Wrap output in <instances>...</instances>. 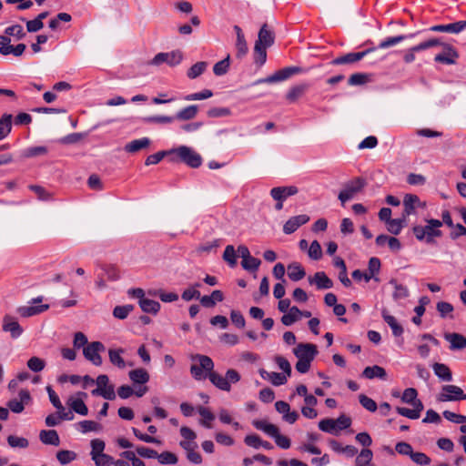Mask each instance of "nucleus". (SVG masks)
Returning a JSON list of instances; mask_svg holds the SVG:
<instances>
[{
    "mask_svg": "<svg viewBox=\"0 0 466 466\" xmlns=\"http://www.w3.org/2000/svg\"><path fill=\"white\" fill-rule=\"evenodd\" d=\"M424 226L416 225L412 227V232L419 241H424L427 244H434L435 238H440L443 236L442 231L440 229L442 227V222L439 219L430 218L425 219Z\"/></svg>",
    "mask_w": 466,
    "mask_h": 466,
    "instance_id": "obj_1",
    "label": "nucleus"
},
{
    "mask_svg": "<svg viewBox=\"0 0 466 466\" xmlns=\"http://www.w3.org/2000/svg\"><path fill=\"white\" fill-rule=\"evenodd\" d=\"M274 33L268 29V25L264 24L258 35V40L254 46L255 62L259 66L265 64L267 60V48L274 44Z\"/></svg>",
    "mask_w": 466,
    "mask_h": 466,
    "instance_id": "obj_2",
    "label": "nucleus"
},
{
    "mask_svg": "<svg viewBox=\"0 0 466 466\" xmlns=\"http://www.w3.org/2000/svg\"><path fill=\"white\" fill-rule=\"evenodd\" d=\"M253 426L256 429L264 431L267 435L274 438L276 444L279 448L286 450L290 447V440L288 437L281 435L276 425L269 423L265 420H258L253 421Z\"/></svg>",
    "mask_w": 466,
    "mask_h": 466,
    "instance_id": "obj_3",
    "label": "nucleus"
},
{
    "mask_svg": "<svg viewBox=\"0 0 466 466\" xmlns=\"http://www.w3.org/2000/svg\"><path fill=\"white\" fill-rule=\"evenodd\" d=\"M208 378L218 389L228 392L231 390V383H237L240 380L239 373L233 369L228 370L225 377L211 370L210 373L208 374Z\"/></svg>",
    "mask_w": 466,
    "mask_h": 466,
    "instance_id": "obj_4",
    "label": "nucleus"
},
{
    "mask_svg": "<svg viewBox=\"0 0 466 466\" xmlns=\"http://www.w3.org/2000/svg\"><path fill=\"white\" fill-rule=\"evenodd\" d=\"M168 153L175 154L180 159V161L192 168H197L202 164L201 156L193 148L187 146H180L168 151Z\"/></svg>",
    "mask_w": 466,
    "mask_h": 466,
    "instance_id": "obj_5",
    "label": "nucleus"
},
{
    "mask_svg": "<svg viewBox=\"0 0 466 466\" xmlns=\"http://www.w3.org/2000/svg\"><path fill=\"white\" fill-rule=\"evenodd\" d=\"M193 359H197L199 364H193L190 367V373L192 377L197 380H205L208 374L210 373L214 369L213 360L206 355H196Z\"/></svg>",
    "mask_w": 466,
    "mask_h": 466,
    "instance_id": "obj_6",
    "label": "nucleus"
},
{
    "mask_svg": "<svg viewBox=\"0 0 466 466\" xmlns=\"http://www.w3.org/2000/svg\"><path fill=\"white\" fill-rule=\"evenodd\" d=\"M183 60V53L180 50H173L171 52H161L157 54L148 63L150 66H159L167 64L169 66H176Z\"/></svg>",
    "mask_w": 466,
    "mask_h": 466,
    "instance_id": "obj_7",
    "label": "nucleus"
},
{
    "mask_svg": "<svg viewBox=\"0 0 466 466\" xmlns=\"http://www.w3.org/2000/svg\"><path fill=\"white\" fill-rule=\"evenodd\" d=\"M303 69L299 66H288L276 71L273 75L268 76L265 78H260L255 82V85L258 84H272L287 80L293 75L302 73Z\"/></svg>",
    "mask_w": 466,
    "mask_h": 466,
    "instance_id": "obj_8",
    "label": "nucleus"
},
{
    "mask_svg": "<svg viewBox=\"0 0 466 466\" xmlns=\"http://www.w3.org/2000/svg\"><path fill=\"white\" fill-rule=\"evenodd\" d=\"M365 180L362 177H355L354 179L347 182L344 188L339 192L338 198L342 204L351 199L357 193L362 190L365 187Z\"/></svg>",
    "mask_w": 466,
    "mask_h": 466,
    "instance_id": "obj_9",
    "label": "nucleus"
},
{
    "mask_svg": "<svg viewBox=\"0 0 466 466\" xmlns=\"http://www.w3.org/2000/svg\"><path fill=\"white\" fill-rule=\"evenodd\" d=\"M437 400L441 402L466 400V394L459 386L448 384L442 386Z\"/></svg>",
    "mask_w": 466,
    "mask_h": 466,
    "instance_id": "obj_10",
    "label": "nucleus"
},
{
    "mask_svg": "<svg viewBox=\"0 0 466 466\" xmlns=\"http://www.w3.org/2000/svg\"><path fill=\"white\" fill-rule=\"evenodd\" d=\"M105 350V346L100 341H93L83 349L85 358L96 366L102 365V358L100 352Z\"/></svg>",
    "mask_w": 466,
    "mask_h": 466,
    "instance_id": "obj_11",
    "label": "nucleus"
},
{
    "mask_svg": "<svg viewBox=\"0 0 466 466\" xmlns=\"http://www.w3.org/2000/svg\"><path fill=\"white\" fill-rule=\"evenodd\" d=\"M180 435L183 438L179 441V446L187 453L193 450L198 449V443L196 442L197 434L194 431L187 426L180 428Z\"/></svg>",
    "mask_w": 466,
    "mask_h": 466,
    "instance_id": "obj_12",
    "label": "nucleus"
},
{
    "mask_svg": "<svg viewBox=\"0 0 466 466\" xmlns=\"http://www.w3.org/2000/svg\"><path fill=\"white\" fill-rule=\"evenodd\" d=\"M293 353L298 359L311 362L318 354V350L315 344L299 343L293 349Z\"/></svg>",
    "mask_w": 466,
    "mask_h": 466,
    "instance_id": "obj_13",
    "label": "nucleus"
},
{
    "mask_svg": "<svg viewBox=\"0 0 466 466\" xmlns=\"http://www.w3.org/2000/svg\"><path fill=\"white\" fill-rule=\"evenodd\" d=\"M2 329L5 332L10 333L12 339L19 338L24 332L18 321L11 315L4 316Z\"/></svg>",
    "mask_w": 466,
    "mask_h": 466,
    "instance_id": "obj_14",
    "label": "nucleus"
},
{
    "mask_svg": "<svg viewBox=\"0 0 466 466\" xmlns=\"http://www.w3.org/2000/svg\"><path fill=\"white\" fill-rule=\"evenodd\" d=\"M19 400L13 399L7 402L8 409L15 413H21L25 410V405L31 401V395L27 390L19 391Z\"/></svg>",
    "mask_w": 466,
    "mask_h": 466,
    "instance_id": "obj_15",
    "label": "nucleus"
},
{
    "mask_svg": "<svg viewBox=\"0 0 466 466\" xmlns=\"http://www.w3.org/2000/svg\"><path fill=\"white\" fill-rule=\"evenodd\" d=\"M309 221V217L306 214H301V215L291 217L284 224L283 231L285 234H288V235L292 234L300 226L308 223Z\"/></svg>",
    "mask_w": 466,
    "mask_h": 466,
    "instance_id": "obj_16",
    "label": "nucleus"
},
{
    "mask_svg": "<svg viewBox=\"0 0 466 466\" xmlns=\"http://www.w3.org/2000/svg\"><path fill=\"white\" fill-rule=\"evenodd\" d=\"M374 50H375V48H369L362 52L349 53V54H346L344 56L335 58L332 61V64L333 65H344V64L356 63V62L361 60L365 56H367L370 52H373Z\"/></svg>",
    "mask_w": 466,
    "mask_h": 466,
    "instance_id": "obj_17",
    "label": "nucleus"
},
{
    "mask_svg": "<svg viewBox=\"0 0 466 466\" xmlns=\"http://www.w3.org/2000/svg\"><path fill=\"white\" fill-rule=\"evenodd\" d=\"M458 56V52L451 46L445 45V50L436 55L434 61L445 65H454Z\"/></svg>",
    "mask_w": 466,
    "mask_h": 466,
    "instance_id": "obj_18",
    "label": "nucleus"
},
{
    "mask_svg": "<svg viewBox=\"0 0 466 466\" xmlns=\"http://www.w3.org/2000/svg\"><path fill=\"white\" fill-rule=\"evenodd\" d=\"M404 215L410 216L414 214L416 208H425L426 203L421 202L418 196L407 194L403 199Z\"/></svg>",
    "mask_w": 466,
    "mask_h": 466,
    "instance_id": "obj_19",
    "label": "nucleus"
},
{
    "mask_svg": "<svg viewBox=\"0 0 466 466\" xmlns=\"http://www.w3.org/2000/svg\"><path fill=\"white\" fill-rule=\"evenodd\" d=\"M298 188L294 186L276 187L270 190V196L276 201H285L289 197L296 195Z\"/></svg>",
    "mask_w": 466,
    "mask_h": 466,
    "instance_id": "obj_20",
    "label": "nucleus"
},
{
    "mask_svg": "<svg viewBox=\"0 0 466 466\" xmlns=\"http://www.w3.org/2000/svg\"><path fill=\"white\" fill-rule=\"evenodd\" d=\"M466 28V21H458L447 25H437L431 27L433 32H446L451 34H459Z\"/></svg>",
    "mask_w": 466,
    "mask_h": 466,
    "instance_id": "obj_21",
    "label": "nucleus"
},
{
    "mask_svg": "<svg viewBox=\"0 0 466 466\" xmlns=\"http://www.w3.org/2000/svg\"><path fill=\"white\" fill-rule=\"evenodd\" d=\"M310 284H315L319 289H328L333 287L332 280L323 271H319L313 277L309 278Z\"/></svg>",
    "mask_w": 466,
    "mask_h": 466,
    "instance_id": "obj_22",
    "label": "nucleus"
},
{
    "mask_svg": "<svg viewBox=\"0 0 466 466\" xmlns=\"http://www.w3.org/2000/svg\"><path fill=\"white\" fill-rule=\"evenodd\" d=\"M412 406L413 409L397 407L396 410L401 416L407 417L410 420H417L420 418V412L423 410V404L420 400H417V401Z\"/></svg>",
    "mask_w": 466,
    "mask_h": 466,
    "instance_id": "obj_23",
    "label": "nucleus"
},
{
    "mask_svg": "<svg viewBox=\"0 0 466 466\" xmlns=\"http://www.w3.org/2000/svg\"><path fill=\"white\" fill-rule=\"evenodd\" d=\"M444 339L450 342L451 350H462L466 348V337L459 333H446Z\"/></svg>",
    "mask_w": 466,
    "mask_h": 466,
    "instance_id": "obj_24",
    "label": "nucleus"
},
{
    "mask_svg": "<svg viewBox=\"0 0 466 466\" xmlns=\"http://www.w3.org/2000/svg\"><path fill=\"white\" fill-rule=\"evenodd\" d=\"M151 144V140L148 137H142L135 139L125 145V151L127 153H137L142 149L147 148Z\"/></svg>",
    "mask_w": 466,
    "mask_h": 466,
    "instance_id": "obj_25",
    "label": "nucleus"
},
{
    "mask_svg": "<svg viewBox=\"0 0 466 466\" xmlns=\"http://www.w3.org/2000/svg\"><path fill=\"white\" fill-rule=\"evenodd\" d=\"M259 375L263 380H269L274 386H280L287 382V376L285 374L268 372L264 369H260Z\"/></svg>",
    "mask_w": 466,
    "mask_h": 466,
    "instance_id": "obj_26",
    "label": "nucleus"
},
{
    "mask_svg": "<svg viewBox=\"0 0 466 466\" xmlns=\"http://www.w3.org/2000/svg\"><path fill=\"white\" fill-rule=\"evenodd\" d=\"M309 84L301 83L296 86H293L289 88V92L286 95V98L289 102H295L298 98L301 97L309 88Z\"/></svg>",
    "mask_w": 466,
    "mask_h": 466,
    "instance_id": "obj_27",
    "label": "nucleus"
},
{
    "mask_svg": "<svg viewBox=\"0 0 466 466\" xmlns=\"http://www.w3.org/2000/svg\"><path fill=\"white\" fill-rule=\"evenodd\" d=\"M362 376L369 380H372L375 378L386 380L387 373L384 368L378 365H374L366 367L362 371Z\"/></svg>",
    "mask_w": 466,
    "mask_h": 466,
    "instance_id": "obj_28",
    "label": "nucleus"
},
{
    "mask_svg": "<svg viewBox=\"0 0 466 466\" xmlns=\"http://www.w3.org/2000/svg\"><path fill=\"white\" fill-rule=\"evenodd\" d=\"M128 377L134 384H146L150 379L149 373L142 368L130 370Z\"/></svg>",
    "mask_w": 466,
    "mask_h": 466,
    "instance_id": "obj_29",
    "label": "nucleus"
},
{
    "mask_svg": "<svg viewBox=\"0 0 466 466\" xmlns=\"http://www.w3.org/2000/svg\"><path fill=\"white\" fill-rule=\"evenodd\" d=\"M40 441L46 445L58 446L60 444L59 436L55 430H43L39 433Z\"/></svg>",
    "mask_w": 466,
    "mask_h": 466,
    "instance_id": "obj_30",
    "label": "nucleus"
},
{
    "mask_svg": "<svg viewBox=\"0 0 466 466\" xmlns=\"http://www.w3.org/2000/svg\"><path fill=\"white\" fill-rule=\"evenodd\" d=\"M434 374L442 381L450 382L452 380V374L450 368L443 363H434L432 365Z\"/></svg>",
    "mask_w": 466,
    "mask_h": 466,
    "instance_id": "obj_31",
    "label": "nucleus"
},
{
    "mask_svg": "<svg viewBox=\"0 0 466 466\" xmlns=\"http://www.w3.org/2000/svg\"><path fill=\"white\" fill-rule=\"evenodd\" d=\"M381 315L384 321L390 327L392 334L395 337L401 336L403 333V328L398 323L397 319L393 316L390 315L386 309L382 310Z\"/></svg>",
    "mask_w": 466,
    "mask_h": 466,
    "instance_id": "obj_32",
    "label": "nucleus"
},
{
    "mask_svg": "<svg viewBox=\"0 0 466 466\" xmlns=\"http://www.w3.org/2000/svg\"><path fill=\"white\" fill-rule=\"evenodd\" d=\"M198 112V106L190 105V106H187L182 108L181 110H179L174 117H175V119L181 120V121L191 120L196 117Z\"/></svg>",
    "mask_w": 466,
    "mask_h": 466,
    "instance_id": "obj_33",
    "label": "nucleus"
},
{
    "mask_svg": "<svg viewBox=\"0 0 466 466\" xmlns=\"http://www.w3.org/2000/svg\"><path fill=\"white\" fill-rule=\"evenodd\" d=\"M49 306L47 304L40 305V306H25L20 307L17 309V312L24 318L32 317L37 314H40L46 310H47Z\"/></svg>",
    "mask_w": 466,
    "mask_h": 466,
    "instance_id": "obj_34",
    "label": "nucleus"
},
{
    "mask_svg": "<svg viewBox=\"0 0 466 466\" xmlns=\"http://www.w3.org/2000/svg\"><path fill=\"white\" fill-rule=\"evenodd\" d=\"M306 275L304 268L298 262L290 263L288 266V276L292 281H299Z\"/></svg>",
    "mask_w": 466,
    "mask_h": 466,
    "instance_id": "obj_35",
    "label": "nucleus"
},
{
    "mask_svg": "<svg viewBox=\"0 0 466 466\" xmlns=\"http://www.w3.org/2000/svg\"><path fill=\"white\" fill-rule=\"evenodd\" d=\"M301 319V310L296 307H291L288 313L284 314L281 318V322L285 326H291L293 323Z\"/></svg>",
    "mask_w": 466,
    "mask_h": 466,
    "instance_id": "obj_36",
    "label": "nucleus"
},
{
    "mask_svg": "<svg viewBox=\"0 0 466 466\" xmlns=\"http://www.w3.org/2000/svg\"><path fill=\"white\" fill-rule=\"evenodd\" d=\"M124 352L125 350L123 349H110L108 350V357L110 362L118 369H125L127 366L126 361L122 357V354Z\"/></svg>",
    "mask_w": 466,
    "mask_h": 466,
    "instance_id": "obj_37",
    "label": "nucleus"
},
{
    "mask_svg": "<svg viewBox=\"0 0 466 466\" xmlns=\"http://www.w3.org/2000/svg\"><path fill=\"white\" fill-rule=\"evenodd\" d=\"M373 452L370 449H362L357 455L355 466H374L372 463Z\"/></svg>",
    "mask_w": 466,
    "mask_h": 466,
    "instance_id": "obj_38",
    "label": "nucleus"
},
{
    "mask_svg": "<svg viewBox=\"0 0 466 466\" xmlns=\"http://www.w3.org/2000/svg\"><path fill=\"white\" fill-rule=\"evenodd\" d=\"M414 35H415V34H410V35H396V36L388 37L379 44L378 48H380V49L389 48L390 46L398 45L399 43L402 42L405 39L411 38Z\"/></svg>",
    "mask_w": 466,
    "mask_h": 466,
    "instance_id": "obj_39",
    "label": "nucleus"
},
{
    "mask_svg": "<svg viewBox=\"0 0 466 466\" xmlns=\"http://www.w3.org/2000/svg\"><path fill=\"white\" fill-rule=\"evenodd\" d=\"M26 48L25 44H18L15 46L7 44L6 46H0V54L3 56L13 55L15 56H20L23 55Z\"/></svg>",
    "mask_w": 466,
    "mask_h": 466,
    "instance_id": "obj_40",
    "label": "nucleus"
},
{
    "mask_svg": "<svg viewBox=\"0 0 466 466\" xmlns=\"http://www.w3.org/2000/svg\"><path fill=\"white\" fill-rule=\"evenodd\" d=\"M68 405L74 410L79 415L86 416L88 413V409L82 399L79 398H73L71 397L68 400Z\"/></svg>",
    "mask_w": 466,
    "mask_h": 466,
    "instance_id": "obj_41",
    "label": "nucleus"
},
{
    "mask_svg": "<svg viewBox=\"0 0 466 466\" xmlns=\"http://www.w3.org/2000/svg\"><path fill=\"white\" fill-rule=\"evenodd\" d=\"M138 303L141 309L146 313L157 314L160 309V304L150 299L139 300Z\"/></svg>",
    "mask_w": 466,
    "mask_h": 466,
    "instance_id": "obj_42",
    "label": "nucleus"
},
{
    "mask_svg": "<svg viewBox=\"0 0 466 466\" xmlns=\"http://www.w3.org/2000/svg\"><path fill=\"white\" fill-rule=\"evenodd\" d=\"M197 410L202 417L200 424L207 429H210L212 427L210 422L215 420V415L208 408L203 406H198Z\"/></svg>",
    "mask_w": 466,
    "mask_h": 466,
    "instance_id": "obj_43",
    "label": "nucleus"
},
{
    "mask_svg": "<svg viewBox=\"0 0 466 466\" xmlns=\"http://www.w3.org/2000/svg\"><path fill=\"white\" fill-rule=\"evenodd\" d=\"M208 63L201 61L194 64L187 72V76L189 79H195L201 76L207 69Z\"/></svg>",
    "mask_w": 466,
    "mask_h": 466,
    "instance_id": "obj_44",
    "label": "nucleus"
},
{
    "mask_svg": "<svg viewBox=\"0 0 466 466\" xmlns=\"http://www.w3.org/2000/svg\"><path fill=\"white\" fill-rule=\"evenodd\" d=\"M77 428L82 433H87L90 431H99L102 426L94 420H82L77 423Z\"/></svg>",
    "mask_w": 466,
    "mask_h": 466,
    "instance_id": "obj_45",
    "label": "nucleus"
},
{
    "mask_svg": "<svg viewBox=\"0 0 466 466\" xmlns=\"http://www.w3.org/2000/svg\"><path fill=\"white\" fill-rule=\"evenodd\" d=\"M92 395L94 396H101L106 400H113L116 399V392L114 385H109L108 387H104V389H95L92 390Z\"/></svg>",
    "mask_w": 466,
    "mask_h": 466,
    "instance_id": "obj_46",
    "label": "nucleus"
},
{
    "mask_svg": "<svg viewBox=\"0 0 466 466\" xmlns=\"http://www.w3.org/2000/svg\"><path fill=\"white\" fill-rule=\"evenodd\" d=\"M229 65H230V56H229V55H228L226 58L217 62L214 65V66H213L214 74L218 76H224L228 71Z\"/></svg>",
    "mask_w": 466,
    "mask_h": 466,
    "instance_id": "obj_47",
    "label": "nucleus"
},
{
    "mask_svg": "<svg viewBox=\"0 0 466 466\" xmlns=\"http://www.w3.org/2000/svg\"><path fill=\"white\" fill-rule=\"evenodd\" d=\"M223 259L228 263L230 268H235L237 265V254L234 246L228 245L223 253Z\"/></svg>",
    "mask_w": 466,
    "mask_h": 466,
    "instance_id": "obj_48",
    "label": "nucleus"
},
{
    "mask_svg": "<svg viewBox=\"0 0 466 466\" xmlns=\"http://www.w3.org/2000/svg\"><path fill=\"white\" fill-rule=\"evenodd\" d=\"M12 117L11 114H5L0 119V135L4 138L11 132Z\"/></svg>",
    "mask_w": 466,
    "mask_h": 466,
    "instance_id": "obj_49",
    "label": "nucleus"
},
{
    "mask_svg": "<svg viewBox=\"0 0 466 466\" xmlns=\"http://www.w3.org/2000/svg\"><path fill=\"white\" fill-rule=\"evenodd\" d=\"M261 264L260 259L252 257L251 255L241 261L242 268L249 272H255L258 269L259 266Z\"/></svg>",
    "mask_w": 466,
    "mask_h": 466,
    "instance_id": "obj_50",
    "label": "nucleus"
},
{
    "mask_svg": "<svg viewBox=\"0 0 466 466\" xmlns=\"http://www.w3.org/2000/svg\"><path fill=\"white\" fill-rule=\"evenodd\" d=\"M319 428L324 432L330 434H338L335 420L334 419H323L319 422Z\"/></svg>",
    "mask_w": 466,
    "mask_h": 466,
    "instance_id": "obj_51",
    "label": "nucleus"
},
{
    "mask_svg": "<svg viewBox=\"0 0 466 466\" xmlns=\"http://www.w3.org/2000/svg\"><path fill=\"white\" fill-rule=\"evenodd\" d=\"M5 34L7 36H14L17 40L23 39L25 36V33L20 25H14L6 27Z\"/></svg>",
    "mask_w": 466,
    "mask_h": 466,
    "instance_id": "obj_52",
    "label": "nucleus"
},
{
    "mask_svg": "<svg viewBox=\"0 0 466 466\" xmlns=\"http://www.w3.org/2000/svg\"><path fill=\"white\" fill-rule=\"evenodd\" d=\"M7 442L12 448L25 449L29 445V441L27 439L24 437H17L15 435L8 436Z\"/></svg>",
    "mask_w": 466,
    "mask_h": 466,
    "instance_id": "obj_53",
    "label": "nucleus"
},
{
    "mask_svg": "<svg viewBox=\"0 0 466 466\" xmlns=\"http://www.w3.org/2000/svg\"><path fill=\"white\" fill-rule=\"evenodd\" d=\"M27 367L34 372H40L46 367V361L38 357H32L27 360Z\"/></svg>",
    "mask_w": 466,
    "mask_h": 466,
    "instance_id": "obj_54",
    "label": "nucleus"
},
{
    "mask_svg": "<svg viewBox=\"0 0 466 466\" xmlns=\"http://www.w3.org/2000/svg\"><path fill=\"white\" fill-rule=\"evenodd\" d=\"M403 219L391 218L386 222L388 231L393 235H399L403 228Z\"/></svg>",
    "mask_w": 466,
    "mask_h": 466,
    "instance_id": "obj_55",
    "label": "nucleus"
},
{
    "mask_svg": "<svg viewBox=\"0 0 466 466\" xmlns=\"http://www.w3.org/2000/svg\"><path fill=\"white\" fill-rule=\"evenodd\" d=\"M133 309L132 305L116 306L113 310V316L118 319H125Z\"/></svg>",
    "mask_w": 466,
    "mask_h": 466,
    "instance_id": "obj_56",
    "label": "nucleus"
},
{
    "mask_svg": "<svg viewBox=\"0 0 466 466\" xmlns=\"http://www.w3.org/2000/svg\"><path fill=\"white\" fill-rule=\"evenodd\" d=\"M213 93L209 89H204L201 92H197L193 94H189L184 96L186 101H196V100H204L211 97Z\"/></svg>",
    "mask_w": 466,
    "mask_h": 466,
    "instance_id": "obj_57",
    "label": "nucleus"
},
{
    "mask_svg": "<svg viewBox=\"0 0 466 466\" xmlns=\"http://www.w3.org/2000/svg\"><path fill=\"white\" fill-rule=\"evenodd\" d=\"M309 257L314 260H319L322 257L321 246L317 240H313L309 248Z\"/></svg>",
    "mask_w": 466,
    "mask_h": 466,
    "instance_id": "obj_58",
    "label": "nucleus"
},
{
    "mask_svg": "<svg viewBox=\"0 0 466 466\" xmlns=\"http://www.w3.org/2000/svg\"><path fill=\"white\" fill-rule=\"evenodd\" d=\"M157 459L161 464H176L177 462V457L176 454L170 451H163L160 454L157 453Z\"/></svg>",
    "mask_w": 466,
    "mask_h": 466,
    "instance_id": "obj_59",
    "label": "nucleus"
},
{
    "mask_svg": "<svg viewBox=\"0 0 466 466\" xmlns=\"http://www.w3.org/2000/svg\"><path fill=\"white\" fill-rule=\"evenodd\" d=\"M208 117H223L231 115V110L228 107H212L207 112Z\"/></svg>",
    "mask_w": 466,
    "mask_h": 466,
    "instance_id": "obj_60",
    "label": "nucleus"
},
{
    "mask_svg": "<svg viewBox=\"0 0 466 466\" xmlns=\"http://www.w3.org/2000/svg\"><path fill=\"white\" fill-rule=\"evenodd\" d=\"M74 451L62 450L56 453V458L61 464H67L76 459Z\"/></svg>",
    "mask_w": 466,
    "mask_h": 466,
    "instance_id": "obj_61",
    "label": "nucleus"
},
{
    "mask_svg": "<svg viewBox=\"0 0 466 466\" xmlns=\"http://www.w3.org/2000/svg\"><path fill=\"white\" fill-rule=\"evenodd\" d=\"M359 400H360V403L361 404V406L364 409H366L367 410H369L370 412H374L377 410V409H378L377 403L370 397H368L364 394H360L359 396Z\"/></svg>",
    "mask_w": 466,
    "mask_h": 466,
    "instance_id": "obj_62",
    "label": "nucleus"
},
{
    "mask_svg": "<svg viewBox=\"0 0 466 466\" xmlns=\"http://www.w3.org/2000/svg\"><path fill=\"white\" fill-rule=\"evenodd\" d=\"M380 260L378 258L374 257L370 258L368 265V273L370 274V276H371V279L378 280V279L375 278V276L380 272Z\"/></svg>",
    "mask_w": 466,
    "mask_h": 466,
    "instance_id": "obj_63",
    "label": "nucleus"
},
{
    "mask_svg": "<svg viewBox=\"0 0 466 466\" xmlns=\"http://www.w3.org/2000/svg\"><path fill=\"white\" fill-rule=\"evenodd\" d=\"M417 395L418 392L414 388H408L403 391L401 400L405 403L414 405L418 400Z\"/></svg>",
    "mask_w": 466,
    "mask_h": 466,
    "instance_id": "obj_64",
    "label": "nucleus"
}]
</instances>
